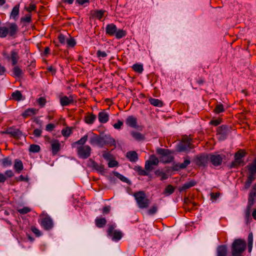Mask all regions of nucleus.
<instances>
[{"mask_svg":"<svg viewBox=\"0 0 256 256\" xmlns=\"http://www.w3.org/2000/svg\"><path fill=\"white\" fill-rule=\"evenodd\" d=\"M88 139V135L86 134L80 140L72 144V147L76 145L77 154L78 157L82 159L88 158L91 154L92 148L88 145H84Z\"/></svg>","mask_w":256,"mask_h":256,"instance_id":"obj_1","label":"nucleus"},{"mask_svg":"<svg viewBox=\"0 0 256 256\" xmlns=\"http://www.w3.org/2000/svg\"><path fill=\"white\" fill-rule=\"evenodd\" d=\"M246 244L241 238L235 239L231 246L232 256H244L242 254L246 250Z\"/></svg>","mask_w":256,"mask_h":256,"instance_id":"obj_2","label":"nucleus"},{"mask_svg":"<svg viewBox=\"0 0 256 256\" xmlns=\"http://www.w3.org/2000/svg\"><path fill=\"white\" fill-rule=\"evenodd\" d=\"M18 30V25L14 23H8V27L0 26V38H4L8 34L10 37L16 38Z\"/></svg>","mask_w":256,"mask_h":256,"instance_id":"obj_3","label":"nucleus"},{"mask_svg":"<svg viewBox=\"0 0 256 256\" xmlns=\"http://www.w3.org/2000/svg\"><path fill=\"white\" fill-rule=\"evenodd\" d=\"M246 168L248 170V175L244 182V188L246 190H248L252 182L256 179V158L252 164L247 165Z\"/></svg>","mask_w":256,"mask_h":256,"instance_id":"obj_4","label":"nucleus"},{"mask_svg":"<svg viewBox=\"0 0 256 256\" xmlns=\"http://www.w3.org/2000/svg\"><path fill=\"white\" fill-rule=\"evenodd\" d=\"M192 138L188 136H184L181 141L176 146V150L178 152H184L189 151L194 148V145L191 143Z\"/></svg>","mask_w":256,"mask_h":256,"instance_id":"obj_5","label":"nucleus"},{"mask_svg":"<svg viewBox=\"0 0 256 256\" xmlns=\"http://www.w3.org/2000/svg\"><path fill=\"white\" fill-rule=\"evenodd\" d=\"M138 206L140 208H148L150 204V200L146 198V194L144 191H138L134 194Z\"/></svg>","mask_w":256,"mask_h":256,"instance_id":"obj_6","label":"nucleus"},{"mask_svg":"<svg viewBox=\"0 0 256 256\" xmlns=\"http://www.w3.org/2000/svg\"><path fill=\"white\" fill-rule=\"evenodd\" d=\"M246 152L244 150L240 149L234 154V160L230 164V168H238L242 164H244L242 158L246 156Z\"/></svg>","mask_w":256,"mask_h":256,"instance_id":"obj_7","label":"nucleus"},{"mask_svg":"<svg viewBox=\"0 0 256 256\" xmlns=\"http://www.w3.org/2000/svg\"><path fill=\"white\" fill-rule=\"evenodd\" d=\"M116 227L115 224L110 225L106 230L107 235L110 237L113 241L118 242L122 237V233L119 230H114Z\"/></svg>","mask_w":256,"mask_h":256,"instance_id":"obj_8","label":"nucleus"},{"mask_svg":"<svg viewBox=\"0 0 256 256\" xmlns=\"http://www.w3.org/2000/svg\"><path fill=\"white\" fill-rule=\"evenodd\" d=\"M226 158L224 154H208V160L214 166H218L222 165L223 159Z\"/></svg>","mask_w":256,"mask_h":256,"instance_id":"obj_9","label":"nucleus"},{"mask_svg":"<svg viewBox=\"0 0 256 256\" xmlns=\"http://www.w3.org/2000/svg\"><path fill=\"white\" fill-rule=\"evenodd\" d=\"M230 132L229 127L226 124L222 125L216 128V135L218 136L220 140H224L226 139L228 134Z\"/></svg>","mask_w":256,"mask_h":256,"instance_id":"obj_10","label":"nucleus"},{"mask_svg":"<svg viewBox=\"0 0 256 256\" xmlns=\"http://www.w3.org/2000/svg\"><path fill=\"white\" fill-rule=\"evenodd\" d=\"M194 160L196 165L199 167H206L208 166V155L201 154L195 156Z\"/></svg>","mask_w":256,"mask_h":256,"instance_id":"obj_11","label":"nucleus"},{"mask_svg":"<svg viewBox=\"0 0 256 256\" xmlns=\"http://www.w3.org/2000/svg\"><path fill=\"white\" fill-rule=\"evenodd\" d=\"M156 152L158 155L162 156H167L166 160L164 161V163H170L174 160V156H170L172 152L168 149L158 148H157Z\"/></svg>","mask_w":256,"mask_h":256,"instance_id":"obj_12","label":"nucleus"},{"mask_svg":"<svg viewBox=\"0 0 256 256\" xmlns=\"http://www.w3.org/2000/svg\"><path fill=\"white\" fill-rule=\"evenodd\" d=\"M40 224L45 230H50L54 226V224L51 218L48 216H46L41 219Z\"/></svg>","mask_w":256,"mask_h":256,"instance_id":"obj_13","label":"nucleus"},{"mask_svg":"<svg viewBox=\"0 0 256 256\" xmlns=\"http://www.w3.org/2000/svg\"><path fill=\"white\" fill-rule=\"evenodd\" d=\"M88 166L92 168V170L97 171L98 172L102 174L104 172V166L103 164L99 165L94 160L90 158L88 160Z\"/></svg>","mask_w":256,"mask_h":256,"instance_id":"obj_14","label":"nucleus"},{"mask_svg":"<svg viewBox=\"0 0 256 256\" xmlns=\"http://www.w3.org/2000/svg\"><path fill=\"white\" fill-rule=\"evenodd\" d=\"M102 141V147L104 146H113L116 145L114 139L112 138L110 134H105L101 136Z\"/></svg>","mask_w":256,"mask_h":256,"instance_id":"obj_15","label":"nucleus"},{"mask_svg":"<svg viewBox=\"0 0 256 256\" xmlns=\"http://www.w3.org/2000/svg\"><path fill=\"white\" fill-rule=\"evenodd\" d=\"M51 150L53 156H56L60 150V144L58 140L53 139L50 142Z\"/></svg>","mask_w":256,"mask_h":256,"instance_id":"obj_16","label":"nucleus"},{"mask_svg":"<svg viewBox=\"0 0 256 256\" xmlns=\"http://www.w3.org/2000/svg\"><path fill=\"white\" fill-rule=\"evenodd\" d=\"M74 96L70 95L69 96H66L60 98V104L62 106H69L74 102Z\"/></svg>","mask_w":256,"mask_h":256,"instance_id":"obj_17","label":"nucleus"},{"mask_svg":"<svg viewBox=\"0 0 256 256\" xmlns=\"http://www.w3.org/2000/svg\"><path fill=\"white\" fill-rule=\"evenodd\" d=\"M92 136L90 139V143L91 145H97L100 147H102V141L101 136L97 134L92 133Z\"/></svg>","mask_w":256,"mask_h":256,"instance_id":"obj_18","label":"nucleus"},{"mask_svg":"<svg viewBox=\"0 0 256 256\" xmlns=\"http://www.w3.org/2000/svg\"><path fill=\"white\" fill-rule=\"evenodd\" d=\"M117 27L114 24H110L106 27V34L110 36H114L116 32Z\"/></svg>","mask_w":256,"mask_h":256,"instance_id":"obj_19","label":"nucleus"},{"mask_svg":"<svg viewBox=\"0 0 256 256\" xmlns=\"http://www.w3.org/2000/svg\"><path fill=\"white\" fill-rule=\"evenodd\" d=\"M126 156L132 162H135L138 160V154L134 150L128 152Z\"/></svg>","mask_w":256,"mask_h":256,"instance_id":"obj_20","label":"nucleus"},{"mask_svg":"<svg viewBox=\"0 0 256 256\" xmlns=\"http://www.w3.org/2000/svg\"><path fill=\"white\" fill-rule=\"evenodd\" d=\"M196 184V182L194 180H192L190 182H186L182 186H180L178 188V190L180 192H181L195 186Z\"/></svg>","mask_w":256,"mask_h":256,"instance_id":"obj_21","label":"nucleus"},{"mask_svg":"<svg viewBox=\"0 0 256 256\" xmlns=\"http://www.w3.org/2000/svg\"><path fill=\"white\" fill-rule=\"evenodd\" d=\"M248 201L250 204L256 202V184L252 186V190L248 194Z\"/></svg>","mask_w":256,"mask_h":256,"instance_id":"obj_22","label":"nucleus"},{"mask_svg":"<svg viewBox=\"0 0 256 256\" xmlns=\"http://www.w3.org/2000/svg\"><path fill=\"white\" fill-rule=\"evenodd\" d=\"M126 123L130 128H136L137 126V118L132 116H128L126 120Z\"/></svg>","mask_w":256,"mask_h":256,"instance_id":"obj_23","label":"nucleus"},{"mask_svg":"<svg viewBox=\"0 0 256 256\" xmlns=\"http://www.w3.org/2000/svg\"><path fill=\"white\" fill-rule=\"evenodd\" d=\"M20 4H18L13 8L10 15V18H12L14 20H18L20 14Z\"/></svg>","mask_w":256,"mask_h":256,"instance_id":"obj_24","label":"nucleus"},{"mask_svg":"<svg viewBox=\"0 0 256 256\" xmlns=\"http://www.w3.org/2000/svg\"><path fill=\"white\" fill-rule=\"evenodd\" d=\"M228 248L226 245H220L216 250V256H227Z\"/></svg>","mask_w":256,"mask_h":256,"instance_id":"obj_25","label":"nucleus"},{"mask_svg":"<svg viewBox=\"0 0 256 256\" xmlns=\"http://www.w3.org/2000/svg\"><path fill=\"white\" fill-rule=\"evenodd\" d=\"M132 136L136 141L141 142L144 141L146 139L144 134H141L140 132L132 130L130 132Z\"/></svg>","mask_w":256,"mask_h":256,"instance_id":"obj_26","label":"nucleus"},{"mask_svg":"<svg viewBox=\"0 0 256 256\" xmlns=\"http://www.w3.org/2000/svg\"><path fill=\"white\" fill-rule=\"evenodd\" d=\"M98 118L100 123L104 124L108 122L109 116L107 112L103 110L98 113Z\"/></svg>","mask_w":256,"mask_h":256,"instance_id":"obj_27","label":"nucleus"},{"mask_svg":"<svg viewBox=\"0 0 256 256\" xmlns=\"http://www.w3.org/2000/svg\"><path fill=\"white\" fill-rule=\"evenodd\" d=\"M7 58L9 60L10 58L12 62V66H16L20 58L18 54V53L16 51V50H12L10 52V57L8 56L7 57Z\"/></svg>","mask_w":256,"mask_h":256,"instance_id":"obj_28","label":"nucleus"},{"mask_svg":"<svg viewBox=\"0 0 256 256\" xmlns=\"http://www.w3.org/2000/svg\"><path fill=\"white\" fill-rule=\"evenodd\" d=\"M96 119V116L92 113L87 112L84 116V122L88 124H92Z\"/></svg>","mask_w":256,"mask_h":256,"instance_id":"obj_29","label":"nucleus"},{"mask_svg":"<svg viewBox=\"0 0 256 256\" xmlns=\"http://www.w3.org/2000/svg\"><path fill=\"white\" fill-rule=\"evenodd\" d=\"M14 168L16 172L20 173L24 169V166L22 161L19 159H16L14 160Z\"/></svg>","mask_w":256,"mask_h":256,"instance_id":"obj_30","label":"nucleus"},{"mask_svg":"<svg viewBox=\"0 0 256 256\" xmlns=\"http://www.w3.org/2000/svg\"><path fill=\"white\" fill-rule=\"evenodd\" d=\"M176 190V187L172 184H168L164 188L163 191V194L166 196H168L172 194Z\"/></svg>","mask_w":256,"mask_h":256,"instance_id":"obj_31","label":"nucleus"},{"mask_svg":"<svg viewBox=\"0 0 256 256\" xmlns=\"http://www.w3.org/2000/svg\"><path fill=\"white\" fill-rule=\"evenodd\" d=\"M134 170L137 172L139 176H148L149 175V172L145 168L143 169L140 166H136Z\"/></svg>","mask_w":256,"mask_h":256,"instance_id":"obj_32","label":"nucleus"},{"mask_svg":"<svg viewBox=\"0 0 256 256\" xmlns=\"http://www.w3.org/2000/svg\"><path fill=\"white\" fill-rule=\"evenodd\" d=\"M23 135L22 132L20 129H16L14 128V130H12L10 133V136L16 140H20L22 136Z\"/></svg>","mask_w":256,"mask_h":256,"instance_id":"obj_33","label":"nucleus"},{"mask_svg":"<svg viewBox=\"0 0 256 256\" xmlns=\"http://www.w3.org/2000/svg\"><path fill=\"white\" fill-rule=\"evenodd\" d=\"M36 114V110L34 108H29L24 110L22 114V116L26 118L29 116L35 115Z\"/></svg>","mask_w":256,"mask_h":256,"instance_id":"obj_34","label":"nucleus"},{"mask_svg":"<svg viewBox=\"0 0 256 256\" xmlns=\"http://www.w3.org/2000/svg\"><path fill=\"white\" fill-rule=\"evenodd\" d=\"M106 220L104 218H96L95 220L96 226L99 228H104L106 224Z\"/></svg>","mask_w":256,"mask_h":256,"instance_id":"obj_35","label":"nucleus"},{"mask_svg":"<svg viewBox=\"0 0 256 256\" xmlns=\"http://www.w3.org/2000/svg\"><path fill=\"white\" fill-rule=\"evenodd\" d=\"M106 11L104 10H96L92 14L93 17L100 20L104 16V14Z\"/></svg>","mask_w":256,"mask_h":256,"instance_id":"obj_36","label":"nucleus"},{"mask_svg":"<svg viewBox=\"0 0 256 256\" xmlns=\"http://www.w3.org/2000/svg\"><path fill=\"white\" fill-rule=\"evenodd\" d=\"M148 101L152 105L154 106L162 107L163 106V102L160 100L150 98L148 99Z\"/></svg>","mask_w":256,"mask_h":256,"instance_id":"obj_37","label":"nucleus"},{"mask_svg":"<svg viewBox=\"0 0 256 256\" xmlns=\"http://www.w3.org/2000/svg\"><path fill=\"white\" fill-rule=\"evenodd\" d=\"M61 132L64 136L68 138L72 132V127L66 126L62 130Z\"/></svg>","mask_w":256,"mask_h":256,"instance_id":"obj_38","label":"nucleus"},{"mask_svg":"<svg viewBox=\"0 0 256 256\" xmlns=\"http://www.w3.org/2000/svg\"><path fill=\"white\" fill-rule=\"evenodd\" d=\"M0 162L4 167L10 166L12 164V160L10 157H6L0 160Z\"/></svg>","mask_w":256,"mask_h":256,"instance_id":"obj_39","label":"nucleus"},{"mask_svg":"<svg viewBox=\"0 0 256 256\" xmlns=\"http://www.w3.org/2000/svg\"><path fill=\"white\" fill-rule=\"evenodd\" d=\"M11 96L13 100L19 101L22 99V95L20 91L16 90L12 94Z\"/></svg>","mask_w":256,"mask_h":256,"instance_id":"obj_40","label":"nucleus"},{"mask_svg":"<svg viewBox=\"0 0 256 256\" xmlns=\"http://www.w3.org/2000/svg\"><path fill=\"white\" fill-rule=\"evenodd\" d=\"M127 33L126 30H124L122 29L116 30V32L114 36L117 39H120L123 37H124L126 35Z\"/></svg>","mask_w":256,"mask_h":256,"instance_id":"obj_41","label":"nucleus"},{"mask_svg":"<svg viewBox=\"0 0 256 256\" xmlns=\"http://www.w3.org/2000/svg\"><path fill=\"white\" fill-rule=\"evenodd\" d=\"M12 70L14 76L16 77L20 78L23 74L22 70L18 66H15L13 68Z\"/></svg>","mask_w":256,"mask_h":256,"instance_id":"obj_42","label":"nucleus"},{"mask_svg":"<svg viewBox=\"0 0 256 256\" xmlns=\"http://www.w3.org/2000/svg\"><path fill=\"white\" fill-rule=\"evenodd\" d=\"M155 174L158 176H160V180H164L168 179V175L164 172L160 171L159 170H157L154 172Z\"/></svg>","mask_w":256,"mask_h":256,"instance_id":"obj_43","label":"nucleus"},{"mask_svg":"<svg viewBox=\"0 0 256 256\" xmlns=\"http://www.w3.org/2000/svg\"><path fill=\"white\" fill-rule=\"evenodd\" d=\"M132 68L134 72L139 74L142 73L144 70L143 65L142 64H135L132 66Z\"/></svg>","mask_w":256,"mask_h":256,"instance_id":"obj_44","label":"nucleus"},{"mask_svg":"<svg viewBox=\"0 0 256 256\" xmlns=\"http://www.w3.org/2000/svg\"><path fill=\"white\" fill-rule=\"evenodd\" d=\"M114 175L116 176L122 182L127 183L128 184H131V182L129 180H128L126 178L118 173V172H114Z\"/></svg>","mask_w":256,"mask_h":256,"instance_id":"obj_45","label":"nucleus"},{"mask_svg":"<svg viewBox=\"0 0 256 256\" xmlns=\"http://www.w3.org/2000/svg\"><path fill=\"white\" fill-rule=\"evenodd\" d=\"M224 111V105L220 103L216 105L214 109V112L216 114H219L220 113Z\"/></svg>","mask_w":256,"mask_h":256,"instance_id":"obj_46","label":"nucleus"},{"mask_svg":"<svg viewBox=\"0 0 256 256\" xmlns=\"http://www.w3.org/2000/svg\"><path fill=\"white\" fill-rule=\"evenodd\" d=\"M29 150L32 152H38L40 150V147L38 144H32L30 146Z\"/></svg>","mask_w":256,"mask_h":256,"instance_id":"obj_47","label":"nucleus"},{"mask_svg":"<svg viewBox=\"0 0 256 256\" xmlns=\"http://www.w3.org/2000/svg\"><path fill=\"white\" fill-rule=\"evenodd\" d=\"M148 160L150 162V164H152L154 166H157L159 162L158 158L154 154L151 155L149 160Z\"/></svg>","mask_w":256,"mask_h":256,"instance_id":"obj_48","label":"nucleus"},{"mask_svg":"<svg viewBox=\"0 0 256 256\" xmlns=\"http://www.w3.org/2000/svg\"><path fill=\"white\" fill-rule=\"evenodd\" d=\"M188 156L184 158V161L182 163L180 164V167L182 169L186 168L188 164H190V161L189 158H188Z\"/></svg>","mask_w":256,"mask_h":256,"instance_id":"obj_49","label":"nucleus"},{"mask_svg":"<svg viewBox=\"0 0 256 256\" xmlns=\"http://www.w3.org/2000/svg\"><path fill=\"white\" fill-rule=\"evenodd\" d=\"M24 9L28 12H31L32 11H36V6L34 4L30 3L28 7H25Z\"/></svg>","mask_w":256,"mask_h":256,"instance_id":"obj_50","label":"nucleus"},{"mask_svg":"<svg viewBox=\"0 0 256 256\" xmlns=\"http://www.w3.org/2000/svg\"><path fill=\"white\" fill-rule=\"evenodd\" d=\"M66 42L68 47L74 48L76 45L75 40L72 37H70V39L67 40Z\"/></svg>","mask_w":256,"mask_h":256,"instance_id":"obj_51","label":"nucleus"},{"mask_svg":"<svg viewBox=\"0 0 256 256\" xmlns=\"http://www.w3.org/2000/svg\"><path fill=\"white\" fill-rule=\"evenodd\" d=\"M20 22H26L30 23L32 22V16L30 14H26L25 16L22 17L20 18Z\"/></svg>","mask_w":256,"mask_h":256,"instance_id":"obj_52","label":"nucleus"},{"mask_svg":"<svg viewBox=\"0 0 256 256\" xmlns=\"http://www.w3.org/2000/svg\"><path fill=\"white\" fill-rule=\"evenodd\" d=\"M30 211L31 209L28 207H24L18 210V212L22 214H28Z\"/></svg>","mask_w":256,"mask_h":256,"instance_id":"obj_53","label":"nucleus"},{"mask_svg":"<svg viewBox=\"0 0 256 256\" xmlns=\"http://www.w3.org/2000/svg\"><path fill=\"white\" fill-rule=\"evenodd\" d=\"M36 101L41 108H42L45 106L46 102V99L44 97H40L36 100Z\"/></svg>","mask_w":256,"mask_h":256,"instance_id":"obj_54","label":"nucleus"},{"mask_svg":"<svg viewBox=\"0 0 256 256\" xmlns=\"http://www.w3.org/2000/svg\"><path fill=\"white\" fill-rule=\"evenodd\" d=\"M222 122V119L220 118H218L215 120H211L209 124L210 125L214 126H218Z\"/></svg>","mask_w":256,"mask_h":256,"instance_id":"obj_55","label":"nucleus"},{"mask_svg":"<svg viewBox=\"0 0 256 256\" xmlns=\"http://www.w3.org/2000/svg\"><path fill=\"white\" fill-rule=\"evenodd\" d=\"M158 210V206L156 204L153 205L148 210V213L149 214L152 215L155 214Z\"/></svg>","mask_w":256,"mask_h":256,"instance_id":"obj_56","label":"nucleus"},{"mask_svg":"<svg viewBox=\"0 0 256 256\" xmlns=\"http://www.w3.org/2000/svg\"><path fill=\"white\" fill-rule=\"evenodd\" d=\"M152 166H154V165L152 164H150V162H148V160H146L145 162L144 168L148 172L152 171L154 169Z\"/></svg>","mask_w":256,"mask_h":256,"instance_id":"obj_57","label":"nucleus"},{"mask_svg":"<svg viewBox=\"0 0 256 256\" xmlns=\"http://www.w3.org/2000/svg\"><path fill=\"white\" fill-rule=\"evenodd\" d=\"M111 210V207L110 206H104L102 209V212L104 215L108 214Z\"/></svg>","mask_w":256,"mask_h":256,"instance_id":"obj_58","label":"nucleus"},{"mask_svg":"<svg viewBox=\"0 0 256 256\" xmlns=\"http://www.w3.org/2000/svg\"><path fill=\"white\" fill-rule=\"evenodd\" d=\"M15 180L16 182H26L28 181V177H24L22 175H20L18 177H16L15 178Z\"/></svg>","mask_w":256,"mask_h":256,"instance_id":"obj_59","label":"nucleus"},{"mask_svg":"<svg viewBox=\"0 0 256 256\" xmlns=\"http://www.w3.org/2000/svg\"><path fill=\"white\" fill-rule=\"evenodd\" d=\"M58 38L60 42L62 44H64L66 42V38L64 34H60L58 36Z\"/></svg>","mask_w":256,"mask_h":256,"instance_id":"obj_60","label":"nucleus"},{"mask_svg":"<svg viewBox=\"0 0 256 256\" xmlns=\"http://www.w3.org/2000/svg\"><path fill=\"white\" fill-rule=\"evenodd\" d=\"M31 230L36 236H40L41 235L40 232L36 226H32L31 227Z\"/></svg>","mask_w":256,"mask_h":256,"instance_id":"obj_61","label":"nucleus"},{"mask_svg":"<svg viewBox=\"0 0 256 256\" xmlns=\"http://www.w3.org/2000/svg\"><path fill=\"white\" fill-rule=\"evenodd\" d=\"M96 56L98 58H105L107 56L106 53L104 51L98 50L96 52Z\"/></svg>","mask_w":256,"mask_h":256,"instance_id":"obj_62","label":"nucleus"},{"mask_svg":"<svg viewBox=\"0 0 256 256\" xmlns=\"http://www.w3.org/2000/svg\"><path fill=\"white\" fill-rule=\"evenodd\" d=\"M42 131L40 129L36 128L33 132V134L36 138H39L42 135Z\"/></svg>","mask_w":256,"mask_h":256,"instance_id":"obj_63","label":"nucleus"},{"mask_svg":"<svg viewBox=\"0 0 256 256\" xmlns=\"http://www.w3.org/2000/svg\"><path fill=\"white\" fill-rule=\"evenodd\" d=\"M122 125L123 122L120 120H118L117 122L114 124L113 126L114 128L119 130L121 128V127Z\"/></svg>","mask_w":256,"mask_h":256,"instance_id":"obj_64","label":"nucleus"}]
</instances>
